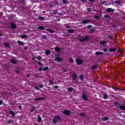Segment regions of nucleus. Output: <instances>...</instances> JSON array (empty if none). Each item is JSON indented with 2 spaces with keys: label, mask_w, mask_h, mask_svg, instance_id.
<instances>
[{
  "label": "nucleus",
  "mask_w": 125,
  "mask_h": 125,
  "mask_svg": "<svg viewBox=\"0 0 125 125\" xmlns=\"http://www.w3.org/2000/svg\"><path fill=\"white\" fill-rule=\"evenodd\" d=\"M61 120V117L59 116H55V118L53 119V122L54 124H57V121H60Z\"/></svg>",
  "instance_id": "f257e3e1"
},
{
  "label": "nucleus",
  "mask_w": 125,
  "mask_h": 125,
  "mask_svg": "<svg viewBox=\"0 0 125 125\" xmlns=\"http://www.w3.org/2000/svg\"><path fill=\"white\" fill-rule=\"evenodd\" d=\"M89 40V36H85L84 38L80 39V41L81 42H85V41H87Z\"/></svg>",
  "instance_id": "f03ea898"
},
{
  "label": "nucleus",
  "mask_w": 125,
  "mask_h": 125,
  "mask_svg": "<svg viewBox=\"0 0 125 125\" xmlns=\"http://www.w3.org/2000/svg\"><path fill=\"white\" fill-rule=\"evenodd\" d=\"M76 63L78 65H82L83 63V61L80 59H78L76 60Z\"/></svg>",
  "instance_id": "7ed1b4c3"
},
{
  "label": "nucleus",
  "mask_w": 125,
  "mask_h": 125,
  "mask_svg": "<svg viewBox=\"0 0 125 125\" xmlns=\"http://www.w3.org/2000/svg\"><path fill=\"white\" fill-rule=\"evenodd\" d=\"M63 114L64 115H66L67 116H69L71 114V112L69 110H64L62 112Z\"/></svg>",
  "instance_id": "20e7f679"
},
{
  "label": "nucleus",
  "mask_w": 125,
  "mask_h": 125,
  "mask_svg": "<svg viewBox=\"0 0 125 125\" xmlns=\"http://www.w3.org/2000/svg\"><path fill=\"white\" fill-rule=\"evenodd\" d=\"M3 44L5 47H7L8 48H9L10 47V43L6 42H4L3 43Z\"/></svg>",
  "instance_id": "39448f33"
},
{
  "label": "nucleus",
  "mask_w": 125,
  "mask_h": 125,
  "mask_svg": "<svg viewBox=\"0 0 125 125\" xmlns=\"http://www.w3.org/2000/svg\"><path fill=\"white\" fill-rule=\"evenodd\" d=\"M106 11L107 12H114V11H115V9H112L111 8H109L108 9H106Z\"/></svg>",
  "instance_id": "423d86ee"
},
{
  "label": "nucleus",
  "mask_w": 125,
  "mask_h": 125,
  "mask_svg": "<svg viewBox=\"0 0 125 125\" xmlns=\"http://www.w3.org/2000/svg\"><path fill=\"white\" fill-rule=\"evenodd\" d=\"M82 97L84 100H85V101L88 100V99L87 98V97H86V95H85V94H83Z\"/></svg>",
  "instance_id": "0eeeda50"
},
{
  "label": "nucleus",
  "mask_w": 125,
  "mask_h": 125,
  "mask_svg": "<svg viewBox=\"0 0 125 125\" xmlns=\"http://www.w3.org/2000/svg\"><path fill=\"white\" fill-rule=\"evenodd\" d=\"M82 23L83 24H88V23H90V21H89V20H83V21H82Z\"/></svg>",
  "instance_id": "6e6552de"
},
{
  "label": "nucleus",
  "mask_w": 125,
  "mask_h": 125,
  "mask_svg": "<svg viewBox=\"0 0 125 125\" xmlns=\"http://www.w3.org/2000/svg\"><path fill=\"white\" fill-rule=\"evenodd\" d=\"M55 60L58 62H61V61H62V58L59 57H57V58H55Z\"/></svg>",
  "instance_id": "1a4fd4ad"
},
{
  "label": "nucleus",
  "mask_w": 125,
  "mask_h": 125,
  "mask_svg": "<svg viewBox=\"0 0 125 125\" xmlns=\"http://www.w3.org/2000/svg\"><path fill=\"white\" fill-rule=\"evenodd\" d=\"M11 27L12 28V29H15L16 28V24L14 23H12L11 24Z\"/></svg>",
  "instance_id": "9d476101"
},
{
  "label": "nucleus",
  "mask_w": 125,
  "mask_h": 125,
  "mask_svg": "<svg viewBox=\"0 0 125 125\" xmlns=\"http://www.w3.org/2000/svg\"><path fill=\"white\" fill-rule=\"evenodd\" d=\"M119 109H120L121 110H123V111H125V105H120V106H119Z\"/></svg>",
  "instance_id": "9b49d317"
},
{
  "label": "nucleus",
  "mask_w": 125,
  "mask_h": 125,
  "mask_svg": "<svg viewBox=\"0 0 125 125\" xmlns=\"http://www.w3.org/2000/svg\"><path fill=\"white\" fill-rule=\"evenodd\" d=\"M96 55H103L104 53L101 52H96L95 53Z\"/></svg>",
  "instance_id": "f8f14e48"
},
{
  "label": "nucleus",
  "mask_w": 125,
  "mask_h": 125,
  "mask_svg": "<svg viewBox=\"0 0 125 125\" xmlns=\"http://www.w3.org/2000/svg\"><path fill=\"white\" fill-rule=\"evenodd\" d=\"M77 78V74H76V73H74L73 75V80L75 81L76 80Z\"/></svg>",
  "instance_id": "ddd939ff"
},
{
  "label": "nucleus",
  "mask_w": 125,
  "mask_h": 125,
  "mask_svg": "<svg viewBox=\"0 0 125 125\" xmlns=\"http://www.w3.org/2000/svg\"><path fill=\"white\" fill-rule=\"evenodd\" d=\"M18 43L19 44V45H23L25 44L24 42L21 41H18Z\"/></svg>",
  "instance_id": "4468645a"
},
{
  "label": "nucleus",
  "mask_w": 125,
  "mask_h": 125,
  "mask_svg": "<svg viewBox=\"0 0 125 125\" xmlns=\"http://www.w3.org/2000/svg\"><path fill=\"white\" fill-rule=\"evenodd\" d=\"M98 67L97 66V65H93L92 67H91V69L92 70H95L96 69H97Z\"/></svg>",
  "instance_id": "2eb2a0df"
},
{
  "label": "nucleus",
  "mask_w": 125,
  "mask_h": 125,
  "mask_svg": "<svg viewBox=\"0 0 125 125\" xmlns=\"http://www.w3.org/2000/svg\"><path fill=\"white\" fill-rule=\"evenodd\" d=\"M43 99H44V98H39L37 99H35L34 100L35 101H39L40 100H42Z\"/></svg>",
  "instance_id": "dca6fc26"
},
{
  "label": "nucleus",
  "mask_w": 125,
  "mask_h": 125,
  "mask_svg": "<svg viewBox=\"0 0 125 125\" xmlns=\"http://www.w3.org/2000/svg\"><path fill=\"white\" fill-rule=\"evenodd\" d=\"M11 62L13 63V64H16V63H17V61L15 60H11Z\"/></svg>",
  "instance_id": "f3484780"
},
{
  "label": "nucleus",
  "mask_w": 125,
  "mask_h": 125,
  "mask_svg": "<svg viewBox=\"0 0 125 125\" xmlns=\"http://www.w3.org/2000/svg\"><path fill=\"white\" fill-rule=\"evenodd\" d=\"M10 113L11 115H12V116H13V117H14V116H15V113L14 112V111L11 110L10 111Z\"/></svg>",
  "instance_id": "a211bd4d"
},
{
  "label": "nucleus",
  "mask_w": 125,
  "mask_h": 125,
  "mask_svg": "<svg viewBox=\"0 0 125 125\" xmlns=\"http://www.w3.org/2000/svg\"><path fill=\"white\" fill-rule=\"evenodd\" d=\"M38 123H41L42 122V117L40 116V115H38Z\"/></svg>",
  "instance_id": "6ab92c4d"
},
{
  "label": "nucleus",
  "mask_w": 125,
  "mask_h": 125,
  "mask_svg": "<svg viewBox=\"0 0 125 125\" xmlns=\"http://www.w3.org/2000/svg\"><path fill=\"white\" fill-rule=\"evenodd\" d=\"M106 42H107L106 41H102L100 42V44L101 45H103L105 44V43H106Z\"/></svg>",
  "instance_id": "aec40b11"
},
{
  "label": "nucleus",
  "mask_w": 125,
  "mask_h": 125,
  "mask_svg": "<svg viewBox=\"0 0 125 125\" xmlns=\"http://www.w3.org/2000/svg\"><path fill=\"white\" fill-rule=\"evenodd\" d=\"M68 62H69V63H73L74 62V60H73L72 58H70L68 60Z\"/></svg>",
  "instance_id": "412c9836"
},
{
  "label": "nucleus",
  "mask_w": 125,
  "mask_h": 125,
  "mask_svg": "<svg viewBox=\"0 0 125 125\" xmlns=\"http://www.w3.org/2000/svg\"><path fill=\"white\" fill-rule=\"evenodd\" d=\"M21 38H22V39H27V38H28V36L27 35H21Z\"/></svg>",
  "instance_id": "4be33fe9"
},
{
  "label": "nucleus",
  "mask_w": 125,
  "mask_h": 125,
  "mask_svg": "<svg viewBox=\"0 0 125 125\" xmlns=\"http://www.w3.org/2000/svg\"><path fill=\"white\" fill-rule=\"evenodd\" d=\"M55 50H56V51L58 52L59 51H60V48L59 47H56L55 48Z\"/></svg>",
  "instance_id": "5701e85b"
},
{
  "label": "nucleus",
  "mask_w": 125,
  "mask_h": 125,
  "mask_svg": "<svg viewBox=\"0 0 125 125\" xmlns=\"http://www.w3.org/2000/svg\"><path fill=\"white\" fill-rule=\"evenodd\" d=\"M47 31L49 32V33H51V34H53V33H54V31L52 30V29H47Z\"/></svg>",
  "instance_id": "b1692460"
},
{
  "label": "nucleus",
  "mask_w": 125,
  "mask_h": 125,
  "mask_svg": "<svg viewBox=\"0 0 125 125\" xmlns=\"http://www.w3.org/2000/svg\"><path fill=\"white\" fill-rule=\"evenodd\" d=\"M109 51H110V52H112L113 51H116V48H112L109 49Z\"/></svg>",
  "instance_id": "393cba45"
},
{
  "label": "nucleus",
  "mask_w": 125,
  "mask_h": 125,
  "mask_svg": "<svg viewBox=\"0 0 125 125\" xmlns=\"http://www.w3.org/2000/svg\"><path fill=\"white\" fill-rule=\"evenodd\" d=\"M68 91H69V92H72L73 91V88L72 87H69L68 89Z\"/></svg>",
  "instance_id": "a878e982"
},
{
  "label": "nucleus",
  "mask_w": 125,
  "mask_h": 125,
  "mask_svg": "<svg viewBox=\"0 0 125 125\" xmlns=\"http://www.w3.org/2000/svg\"><path fill=\"white\" fill-rule=\"evenodd\" d=\"M68 32L70 34H72V33H74V30L73 29H70L68 31Z\"/></svg>",
  "instance_id": "bb28decb"
},
{
  "label": "nucleus",
  "mask_w": 125,
  "mask_h": 125,
  "mask_svg": "<svg viewBox=\"0 0 125 125\" xmlns=\"http://www.w3.org/2000/svg\"><path fill=\"white\" fill-rule=\"evenodd\" d=\"M34 110H36V107L35 106H33L32 108L30 109V111L31 112H34Z\"/></svg>",
  "instance_id": "cd10ccee"
},
{
  "label": "nucleus",
  "mask_w": 125,
  "mask_h": 125,
  "mask_svg": "<svg viewBox=\"0 0 125 125\" xmlns=\"http://www.w3.org/2000/svg\"><path fill=\"white\" fill-rule=\"evenodd\" d=\"M63 3H65L66 4L69 3V2H67V0H62Z\"/></svg>",
  "instance_id": "c85d7f7f"
},
{
  "label": "nucleus",
  "mask_w": 125,
  "mask_h": 125,
  "mask_svg": "<svg viewBox=\"0 0 125 125\" xmlns=\"http://www.w3.org/2000/svg\"><path fill=\"white\" fill-rule=\"evenodd\" d=\"M39 29H40V30H43L44 29V27L42 26H39Z\"/></svg>",
  "instance_id": "c756f323"
},
{
  "label": "nucleus",
  "mask_w": 125,
  "mask_h": 125,
  "mask_svg": "<svg viewBox=\"0 0 125 125\" xmlns=\"http://www.w3.org/2000/svg\"><path fill=\"white\" fill-rule=\"evenodd\" d=\"M48 66H46L43 69V71H47V70H48Z\"/></svg>",
  "instance_id": "7c9ffc66"
},
{
  "label": "nucleus",
  "mask_w": 125,
  "mask_h": 125,
  "mask_svg": "<svg viewBox=\"0 0 125 125\" xmlns=\"http://www.w3.org/2000/svg\"><path fill=\"white\" fill-rule=\"evenodd\" d=\"M108 98V95L106 94H104V99H107Z\"/></svg>",
  "instance_id": "2f4dec72"
},
{
  "label": "nucleus",
  "mask_w": 125,
  "mask_h": 125,
  "mask_svg": "<svg viewBox=\"0 0 125 125\" xmlns=\"http://www.w3.org/2000/svg\"><path fill=\"white\" fill-rule=\"evenodd\" d=\"M45 54L46 55H48L49 54H50V52H49V51H46Z\"/></svg>",
  "instance_id": "473e14b6"
},
{
  "label": "nucleus",
  "mask_w": 125,
  "mask_h": 125,
  "mask_svg": "<svg viewBox=\"0 0 125 125\" xmlns=\"http://www.w3.org/2000/svg\"><path fill=\"white\" fill-rule=\"evenodd\" d=\"M112 88H113V89H114V90H118L120 89V88L115 87H112Z\"/></svg>",
  "instance_id": "72a5a7b5"
},
{
  "label": "nucleus",
  "mask_w": 125,
  "mask_h": 125,
  "mask_svg": "<svg viewBox=\"0 0 125 125\" xmlns=\"http://www.w3.org/2000/svg\"><path fill=\"white\" fill-rule=\"evenodd\" d=\"M80 78L81 79V80H83V75L82 74L80 75Z\"/></svg>",
  "instance_id": "f704fd0d"
},
{
  "label": "nucleus",
  "mask_w": 125,
  "mask_h": 125,
  "mask_svg": "<svg viewBox=\"0 0 125 125\" xmlns=\"http://www.w3.org/2000/svg\"><path fill=\"white\" fill-rule=\"evenodd\" d=\"M119 52H120V55H123V51L121 49H119Z\"/></svg>",
  "instance_id": "c9c22d12"
},
{
  "label": "nucleus",
  "mask_w": 125,
  "mask_h": 125,
  "mask_svg": "<svg viewBox=\"0 0 125 125\" xmlns=\"http://www.w3.org/2000/svg\"><path fill=\"white\" fill-rule=\"evenodd\" d=\"M110 17V16L109 15H104L105 18H109Z\"/></svg>",
  "instance_id": "e433bc0d"
},
{
  "label": "nucleus",
  "mask_w": 125,
  "mask_h": 125,
  "mask_svg": "<svg viewBox=\"0 0 125 125\" xmlns=\"http://www.w3.org/2000/svg\"><path fill=\"white\" fill-rule=\"evenodd\" d=\"M103 121H108V117H105L104 119H103Z\"/></svg>",
  "instance_id": "4c0bfd02"
},
{
  "label": "nucleus",
  "mask_w": 125,
  "mask_h": 125,
  "mask_svg": "<svg viewBox=\"0 0 125 125\" xmlns=\"http://www.w3.org/2000/svg\"><path fill=\"white\" fill-rule=\"evenodd\" d=\"M39 19L40 20H44V18L42 17H40Z\"/></svg>",
  "instance_id": "58836bf2"
},
{
  "label": "nucleus",
  "mask_w": 125,
  "mask_h": 125,
  "mask_svg": "<svg viewBox=\"0 0 125 125\" xmlns=\"http://www.w3.org/2000/svg\"><path fill=\"white\" fill-rule=\"evenodd\" d=\"M9 124H12L13 123V120H9L8 121Z\"/></svg>",
  "instance_id": "ea45409f"
},
{
  "label": "nucleus",
  "mask_w": 125,
  "mask_h": 125,
  "mask_svg": "<svg viewBox=\"0 0 125 125\" xmlns=\"http://www.w3.org/2000/svg\"><path fill=\"white\" fill-rule=\"evenodd\" d=\"M99 17L98 16H95L94 17V19H97V20H98V19H99Z\"/></svg>",
  "instance_id": "a19ab883"
},
{
  "label": "nucleus",
  "mask_w": 125,
  "mask_h": 125,
  "mask_svg": "<svg viewBox=\"0 0 125 125\" xmlns=\"http://www.w3.org/2000/svg\"><path fill=\"white\" fill-rule=\"evenodd\" d=\"M121 1H115V3H118V4H120V3H121Z\"/></svg>",
  "instance_id": "79ce46f5"
},
{
  "label": "nucleus",
  "mask_w": 125,
  "mask_h": 125,
  "mask_svg": "<svg viewBox=\"0 0 125 125\" xmlns=\"http://www.w3.org/2000/svg\"><path fill=\"white\" fill-rule=\"evenodd\" d=\"M93 32H95V29H92L90 31V33H91V34H92V33H93Z\"/></svg>",
  "instance_id": "37998d69"
},
{
  "label": "nucleus",
  "mask_w": 125,
  "mask_h": 125,
  "mask_svg": "<svg viewBox=\"0 0 125 125\" xmlns=\"http://www.w3.org/2000/svg\"><path fill=\"white\" fill-rule=\"evenodd\" d=\"M80 115H81L82 117H84V116H85V114H84V113H81V114H80Z\"/></svg>",
  "instance_id": "c03bdc74"
},
{
  "label": "nucleus",
  "mask_w": 125,
  "mask_h": 125,
  "mask_svg": "<svg viewBox=\"0 0 125 125\" xmlns=\"http://www.w3.org/2000/svg\"><path fill=\"white\" fill-rule=\"evenodd\" d=\"M108 38L110 39V40H113V37L111 35H109Z\"/></svg>",
  "instance_id": "a18cd8bd"
},
{
  "label": "nucleus",
  "mask_w": 125,
  "mask_h": 125,
  "mask_svg": "<svg viewBox=\"0 0 125 125\" xmlns=\"http://www.w3.org/2000/svg\"><path fill=\"white\" fill-rule=\"evenodd\" d=\"M50 84H53V81H52V80H50Z\"/></svg>",
  "instance_id": "49530a36"
},
{
  "label": "nucleus",
  "mask_w": 125,
  "mask_h": 125,
  "mask_svg": "<svg viewBox=\"0 0 125 125\" xmlns=\"http://www.w3.org/2000/svg\"><path fill=\"white\" fill-rule=\"evenodd\" d=\"M58 87H59L58 86V85H55V86H54V88L57 89V88H58Z\"/></svg>",
  "instance_id": "de8ad7c7"
},
{
  "label": "nucleus",
  "mask_w": 125,
  "mask_h": 125,
  "mask_svg": "<svg viewBox=\"0 0 125 125\" xmlns=\"http://www.w3.org/2000/svg\"><path fill=\"white\" fill-rule=\"evenodd\" d=\"M42 39H43V40H45V39H46V37L45 36H42Z\"/></svg>",
  "instance_id": "09e8293b"
},
{
  "label": "nucleus",
  "mask_w": 125,
  "mask_h": 125,
  "mask_svg": "<svg viewBox=\"0 0 125 125\" xmlns=\"http://www.w3.org/2000/svg\"><path fill=\"white\" fill-rule=\"evenodd\" d=\"M38 64H39V65H40L41 66H42V62H38Z\"/></svg>",
  "instance_id": "8fccbe9b"
},
{
  "label": "nucleus",
  "mask_w": 125,
  "mask_h": 125,
  "mask_svg": "<svg viewBox=\"0 0 125 125\" xmlns=\"http://www.w3.org/2000/svg\"><path fill=\"white\" fill-rule=\"evenodd\" d=\"M87 11H88V12H90V11H91L90 8H87Z\"/></svg>",
  "instance_id": "3c124183"
},
{
  "label": "nucleus",
  "mask_w": 125,
  "mask_h": 125,
  "mask_svg": "<svg viewBox=\"0 0 125 125\" xmlns=\"http://www.w3.org/2000/svg\"><path fill=\"white\" fill-rule=\"evenodd\" d=\"M37 59H38V60H41V59H42V57H37Z\"/></svg>",
  "instance_id": "603ef678"
},
{
  "label": "nucleus",
  "mask_w": 125,
  "mask_h": 125,
  "mask_svg": "<svg viewBox=\"0 0 125 125\" xmlns=\"http://www.w3.org/2000/svg\"><path fill=\"white\" fill-rule=\"evenodd\" d=\"M104 52H107V49H106V48L104 49Z\"/></svg>",
  "instance_id": "864d4df0"
},
{
  "label": "nucleus",
  "mask_w": 125,
  "mask_h": 125,
  "mask_svg": "<svg viewBox=\"0 0 125 125\" xmlns=\"http://www.w3.org/2000/svg\"><path fill=\"white\" fill-rule=\"evenodd\" d=\"M39 87H41V88H42V87H43V85H39Z\"/></svg>",
  "instance_id": "5fc2aeb1"
},
{
  "label": "nucleus",
  "mask_w": 125,
  "mask_h": 125,
  "mask_svg": "<svg viewBox=\"0 0 125 125\" xmlns=\"http://www.w3.org/2000/svg\"><path fill=\"white\" fill-rule=\"evenodd\" d=\"M40 71H43V69H42V67L39 68Z\"/></svg>",
  "instance_id": "6e6d98bb"
},
{
  "label": "nucleus",
  "mask_w": 125,
  "mask_h": 125,
  "mask_svg": "<svg viewBox=\"0 0 125 125\" xmlns=\"http://www.w3.org/2000/svg\"><path fill=\"white\" fill-rule=\"evenodd\" d=\"M114 104H115V105H119V103H118V102H115V103H114Z\"/></svg>",
  "instance_id": "4d7b16f0"
},
{
  "label": "nucleus",
  "mask_w": 125,
  "mask_h": 125,
  "mask_svg": "<svg viewBox=\"0 0 125 125\" xmlns=\"http://www.w3.org/2000/svg\"><path fill=\"white\" fill-rule=\"evenodd\" d=\"M105 3H106V1H103V2H102V4H105Z\"/></svg>",
  "instance_id": "13d9d810"
},
{
  "label": "nucleus",
  "mask_w": 125,
  "mask_h": 125,
  "mask_svg": "<svg viewBox=\"0 0 125 125\" xmlns=\"http://www.w3.org/2000/svg\"><path fill=\"white\" fill-rule=\"evenodd\" d=\"M2 101H0V105H2Z\"/></svg>",
  "instance_id": "bf43d9fd"
},
{
  "label": "nucleus",
  "mask_w": 125,
  "mask_h": 125,
  "mask_svg": "<svg viewBox=\"0 0 125 125\" xmlns=\"http://www.w3.org/2000/svg\"><path fill=\"white\" fill-rule=\"evenodd\" d=\"M92 26L91 25H89L88 26V28H91Z\"/></svg>",
  "instance_id": "052dcab7"
},
{
  "label": "nucleus",
  "mask_w": 125,
  "mask_h": 125,
  "mask_svg": "<svg viewBox=\"0 0 125 125\" xmlns=\"http://www.w3.org/2000/svg\"><path fill=\"white\" fill-rule=\"evenodd\" d=\"M59 15H60L61 16H62L63 15V14L62 13H59Z\"/></svg>",
  "instance_id": "680f3d73"
},
{
  "label": "nucleus",
  "mask_w": 125,
  "mask_h": 125,
  "mask_svg": "<svg viewBox=\"0 0 125 125\" xmlns=\"http://www.w3.org/2000/svg\"><path fill=\"white\" fill-rule=\"evenodd\" d=\"M57 13H58V12H54L53 13V14H57Z\"/></svg>",
  "instance_id": "e2e57ef3"
},
{
  "label": "nucleus",
  "mask_w": 125,
  "mask_h": 125,
  "mask_svg": "<svg viewBox=\"0 0 125 125\" xmlns=\"http://www.w3.org/2000/svg\"><path fill=\"white\" fill-rule=\"evenodd\" d=\"M56 4L58 5V4H59V3H58V1H56Z\"/></svg>",
  "instance_id": "0e129e2a"
},
{
  "label": "nucleus",
  "mask_w": 125,
  "mask_h": 125,
  "mask_svg": "<svg viewBox=\"0 0 125 125\" xmlns=\"http://www.w3.org/2000/svg\"><path fill=\"white\" fill-rule=\"evenodd\" d=\"M16 72V73H17V74H19V70H17Z\"/></svg>",
  "instance_id": "69168bd1"
},
{
  "label": "nucleus",
  "mask_w": 125,
  "mask_h": 125,
  "mask_svg": "<svg viewBox=\"0 0 125 125\" xmlns=\"http://www.w3.org/2000/svg\"><path fill=\"white\" fill-rule=\"evenodd\" d=\"M24 49H25V50L28 49V47H25Z\"/></svg>",
  "instance_id": "338daca9"
},
{
  "label": "nucleus",
  "mask_w": 125,
  "mask_h": 125,
  "mask_svg": "<svg viewBox=\"0 0 125 125\" xmlns=\"http://www.w3.org/2000/svg\"><path fill=\"white\" fill-rule=\"evenodd\" d=\"M69 28H71V26H68L66 27V28H67V29H69Z\"/></svg>",
  "instance_id": "774afa93"
}]
</instances>
